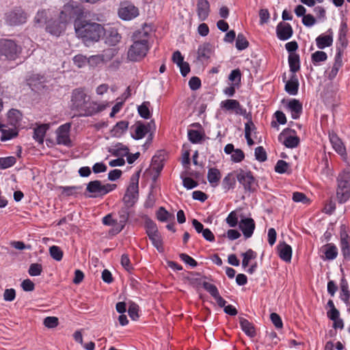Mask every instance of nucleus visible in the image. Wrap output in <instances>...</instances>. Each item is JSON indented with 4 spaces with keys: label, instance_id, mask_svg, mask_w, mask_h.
Segmentation results:
<instances>
[{
    "label": "nucleus",
    "instance_id": "1",
    "mask_svg": "<svg viewBox=\"0 0 350 350\" xmlns=\"http://www.w3.org/2000/svg\"><path fill=\"white\" fill-rule=\"evenodd\" d=\"M108 106V103L92 100L91 96L81 88L73 90L71 93L70 108L77 111L79 116H92L104 111Z\"/></svg>",
    "mask_w": 350,
    "mask_h": 350
},
{
    "label": "nucleus",
    "instance_id": "2",
    "mask_svg": "<svg viewBox=\"0 0 350 350\" xmlns=\"http://www.w3.org/2000/svg\"><path fill=\"white\" fill-rule=\"evenodd\" d=\"M150 33L144 29L135 31L133 35V43L127 52V58L131 62H139L147 55L149 49Z\"/></svg>",
    "mask_w": 350,
    "mask_h": 350
},
{
    "label": "nucleus",
    "instance_id": "3",
    "mask_svg": "<svg viewBox=\"0 0 350 350\" xmlns=\"http://www.w3.org/2000/svg\"><path fill=\"white\" fill-rule=\"evenodd\" d=\"M75 29L78 37L81 38L84 42L98 41L104 34V28L101 25L86 21H75Z\"/></svg>",
    "mask_w": 350,
    "mask_h": 350
},
{
    "label": "nucleus",
    "instance_id": "4",
    "mask_svg": "<svg viewBox=\"0 0 350 350\" xmlns=\"http://www.w3.org/2000/svg\"><path fill=\"white\" fill-rule=\"evenodd\" d=\"M22 46L11 39L0 40V59L14 61L22 53Z\"/></svg>",
    "mask_w": 350,
    "mask_h": 350
},
{
    "label": "nucleus",
    "instance_id": "5",
    "mask_svg": "<svg viewBox=\"0 0 350 350\" xmlns=\"http://www.w3.org/2000/svg\"><path fill=\"white\" fill-rule=\"evenodd\" d=\"M336 200L340 204L347 202L350 198V171L341 172L336 178Z\"/></svg>",
    "mask_w": 350,
    "mask_h": 350
},
{
    "label": "nucleus",
    "instance_id": "6",
    "mask_svg": "<svg viewBox=\"0 0 350 350\" xmlns=\"http://www.w3.org/2000/svg\"><path fill=\"white\" fill-rule=\"evenodd\" d=\"M116 187L115 184H105L102 185L100 180L90 181L86 187V191L90 194L87 195L88 198H98L103 196L110 191L114 190Z\"/></svg>",
    "mask_w": 350,
    "mask_h": 350
},
{
    "label": "nucleus",
    "instance_id": "7",
    "mask_svg": "<svg viewBox=\"0 0 350 350\" xmlns=\"http://www.w3.org/2000/svg\"><path fill=\"white\" fill-rule=\"evenodd\" d=\"M145 227L146 234L151 241L152 244L156 247L158 252H163L164 250L163 239L158 230L156 224L149 219L146 221Z\"/></svg>",
    "mask_w": 350,
    "mask_h": 350
},
{
    "label": "nucleus",
    "instance_id": "8",
    "mask_svg": "<svg viewBox=\"0 0 350 350\" xmlns=\"http://www.w3.org/2000/svg\"><path fill=\"white\" fill-rule=\"evenodd\" d=\"M139 178V172H137L131 176L130 184L123 198V201L125 204L133 205L135 202L138 196Z\"/></svg>",
    "mask_w": 350,
    "mask_h": 350
},
{
    "label": "nucleus",
    "instance_id": "9",
    "mask_svg": "<svg viewBox=\"0 0 350 350\" xmlns=\"http://www.w3.org/2000/svg\"><path fill=\"white\" fill-rule=\"evenodd\" d=\"M349 228L342 224L340 227V247L343 258L345 260H350V234Z\"/></svg>",
    "mask_w": 350,
    "mask_h": 350
},
{
    "label": "nucleus",
    "instance_id": "10",
    "mask_svg": "<svg viewBox=\"0 0 350 350\" xmlns=\"http://www.w3.org/2000/svg\"><path fill=\"white\" fill-rule=\"evenodd\" d=\"M237 180L243 186L245 191H254L256 183L251 172L243 170H237Z\"/></svg>",
    "mask_w": 350,
    "mask_h": 350
},
{
    "label": "nucleus",
    "instance_id": "11",
    "mask_svg": "<svg viewBox=\"0 0 350 350\" xmlns=\"http://www.w3.org/2000/svg\"><path fill=\"white\" fill-rule=\"evenodd\" d=\"M71 123L67 122L59 126L56 130V142L59 145H64L67 147L72 146L70 137Z\"/></svg>",
    "mask_w": 350,
    "mask_h": 350
},
{
    "label": "nucleus",
    "instance_id": "12",
    "mask_svg": "<svg viewBox=\"0 0 350 350\" xmlns=\"http://www.w3.org/2000/svg\"><path fill=\"white\" fill-rule=\"evenodd\" d=\"M5 20L9 25H20L26 22L27 14L22 9L16 8L5 13Z\"/></svg>",
    "mask_w": 350,
    "mask_h": 350
},
{
    "label": "nucleus",
    "instance_id": "13",
    "mask_svg": "<svg viewBox=\"0 0 350 350\" xmlns=\"http://www.w3.org/2000/svg\"><path fill=\"white\" fill-rule=\"evenodd\" d=\"M291 133L295 134V131L291 129H285L279 135V140H283V144L288 148H295L297 147L300 143V139L297 135H292Z\"/></svg>",
    "mask_w": 350,
    "mask_h": 350
},
{
    "label": "nucleus",
    "instance_id": "14",
    "mask_svg": "<svg viewBox=\"0 0 350 350\" xmlns=\"http://www.w3.org/2000/svg\"><path fill=\"white\" fill-rule=\"evenodd\" d=\"M139 15L137 7L129 3H123L118 10V16L124 21H131Z\"/></svg>",
    "mask_w": 350,
    "mask_h": 350
},
{
    "label": "nucleus",
    "instance_id": "15",
    "mask_svg": "<svg viewBox=\"0 0 350 350\" xmlns=\"http://www.w3.org/2000/svg\"><path fill=\"white\" fill-rule=\"evenodd\" d=\"M221 107L227 111H233L235 114L248 118V114L245 109L240 105L239 102L234 99H227L221 103Z\"/></svg>",
    "mask_w": 350,
    "mask_h": 350
},
{
    "label": "nucleus",
    "instance_id": "16",
    "mask_svg": "<svg viewBox=\"0 0 350 350\" xmlns=\"http://www.w3.org/2000/svg\"><path fill=\"white\" fill-rule=\"evenodd\" d=\"M215 49L213 45L210 43L205 42L200 44L198 49L197 58L201 62H207L214 55Z\"/></svg>",
    "mask_w": 350,
    "mask_h": 350
},
{
    "label": "nucleus",
    "instance_id": "17",
    "mask_svg": "<svg viewBox=\"0 0 350 350\" xmlns=\"http://www.w3.org/2000/svg\"><path fill=\"white\" fill-rule=\"evenodd\" d=\"M255 226V222L252 218H242L239 223V227L246 239L252 236Z\"/></svg>",
    "mask_w": 350,
    "mask_h": 350
},
{
    "label": "nucleus",
    "instance_id": "18",
    "mask_svg": "<svg viewBox=\"0 0 350 350\" xmlns=\"http://www.w3.org/2000/svg\"><path fill=\"white\" fill-rule=\"evenodd\" d=\"M334 33L332 29H329L326 33H322L317 37L315 41L318 49H323L326 47L331 46L333 44Z\"/></svg>",
    "mask_w": 350,
    "mask_h": 350
},
{
    "label": "nucleus",
    "instance_id": "19",
    "mask_svg": "<svg viewBox=\"0 0 350 350\" xmlns=\"http://www.w3.org/2000/svg\"><path fill=\"white\" fill-rule=\"evenodd\" d=\"M293 30L291 25L287 23L280 22L276 27V34L280 40H287L293 36Z\"/></svg>",
    "mask_w": 350,
    "mask_h": 350
},
{
    "label": "nucleus",
    "instance_id": "20",
    "mask_svg": "<svg viewBox=\"0 0 350 350\" xmlns=\"http://www.w3.org/2000/svg\"><path fill=\"white\" fill-rule=\"evenodd\" d=\"M129 206L130 205L126 204L118 211V218L117 219L118 221V225L115 229V232H120L126 226L130 216Z\"/></svg>",
    "mask_w": 350,
    "mask_h": 350
},
{
    "label": "nucleus",
    "instance_id": "21",
    "mask_svg": "<svg viewBox=\"0 0 350 350\" xmlns=\"http://www.w3.org/2000/svg\"><path fill=\"white\" fill-rule=\"evenodd\" d=\"M286 109L291 113V118L294 120H297L300 117L302 113V104L299 100L293 98L288 103Z\"/></svg>",
    "mask_w": 350,
    "mask_h": 350
},
{
    "label": "nucleus",
    "instance_id": "22",
    "mask_svg": "<svg viewBox=\"0 0 350 350\" xmlns=\"http://www.w3.org/2000/svg\"><path fill=\"white\" fill-rule=\"evenodd\" d=\"M150 124H144L142 122H137L133 126L134 133L131 135L135 139H141L150 131Z\"/></svg>",
    "mask_w": 350,
    "mask_h": 350
},
{
    "label": "nucleus",
    "instance_id": "23",
    "mask_svg": "<svg viewBox=\"0 0 350 350\" xmlns=\"http://www.w3.org/2000/svg\"><path fill=\"white\" fill-rule=\"evenodd\" d=\"M210 12V4L207 0H197V13L200 21H205Z\"/></svg>",
    "mask_w": 350,
    "mask_h": 350
},
{
    "label": "nucleus",
    "instance_id": "24",
    "mask_svg": "<svg viewBox=\"0 0 350 350\" xmlns=\"http://www.w3.org/2000/svg\"><path fill=\"white\" fill-rule=\"evenodd\" d=\"M280 258L285 262H291L292 258V248L285 242L280 243L278 246Z\"/></svg>",
    "mask_w": 350,
    "mask_h": 350
},
{
    "label": "nucleus",
    "instance_id": "25",
    "mask_svg": "<svg viewBox=\"0 0 350 350\" xmlns=\"http://www.w3.org/2000/svg\"><path fill=\"white\" fill-rule=\"evenodd\" d=\"M64 26L61 22L51 19L46 26V31L52 35L59 36L64 29Z\"/></svg>",
    "mask_w": 350,
    "mask_h": 350
},
{
    "label": "nucleus",
    "instance_id": "26",
    "mask_svg": "<svg viewBox=\"0 0 350 350\" xmlns=\"http://www.w3.org/2000/svg\"><path fill=\"white\" fill-rule=\"evenodd\" d=\"M49 124H39L33 130V138L40 144H42L46 133L49 129Z\"/></svg>",
    "mask_w": 350,
    "mask_h": 350
},
{
    "label": "nucleus",
    "instance_id": "27",
    "mask_svg": "<svg viewBox=\"0 0 350 350\" xmlns=\"http://www.w3.org/2000/svg\"><path fill=\"white\" fill-rule=\"evenodd\" d=\"M237 171L228 173L222 180V188L225 192L232 189L236 186Z\"/></svg>",
    "mask_w": 350,
    "mask_h": 350
},
{
    "label": "nucleus",
    "instance_id": "28",
    "mask_svg": "<svg viewBox=\"0 0 350 350\" xmlns=\"http://www.w3.org/2000/svg\"><path fill=\"white\" fill-rule=\"evenodd\" d=\"M239 323L242 331L249 337L254 338L256 335V332L254 325L247 319L241 317L239 318Z\"/></svg>",
    "mask_w": 350,
    "mask_h": 350
},
{
    "label": "nucleus",
    "instance_id": "29",
    "mask_svg": "<svg viewBox=\"0 0 350 350\" xmlns=\"http://www.w3.org/2000/svg\"><path fill=\"white\" fill-rule=\"evenodd\" d=\"M299 81L295 75H293L291 79L286 82L285 90L291 95H296L298 92Z\"/></svg>",
    "mask_w": 350,
    "mask_h": 350
},
{
    "label": "nucleus",
    "instance_id": "30",
    "mask_svg": "<svg viewBox=\"0 0 350 350\" xmlns=\"http://www.w3.org/2000/svg\"><path fill=\"white\" fill-rule=\"evenodd\" d=\"M329 141L332 144L333 148L337 152L338 154L342 155L345 153L346 149L345 147L341 141V139L337 136L336 134H330L329 135Z\"/></svg>",
    "mask_w": 350,
    "mask_h": 350
},
{
    "label": "nucleus",
    "instance_id": "31",
    "mask_svg": "<svg viewBox=\"0 0 350 350\" xmlns=\"http://www.w3.org/2000/svg\"><path fill=\"white\" fill-rule=\"evenodd\" d=\"M129 148L122 144H117L108 148V152L113 156L122 158L126 156L129 154Z\"/></svg>",
    "mask_w": 350,
    "mask_h": 350
},
{
    "label": "nucleus",
    "instance_id": "32",
    "mask_svg": "<svg viewBox=\"0 0 350 350\" xmlns=\"http://www.w3.org/2000/svg\"><path fill=\"white\" fill-rule=\"evenodd\" d=\"M221 176L220 171L215 167L210 168L208 170L207 179L213 187H217L218 185Z\"/></svg>",
    "mask_w": 350,
    "mask_h": 350
},
{
    "label": "nucleus",
    "instance_id": "33",
    "mask_svg": "<svg viewBox=\"0 0 350 350\" xmlns=\"http://www.w3.org/2000/svg\"><path fill=\"white\" fill-rule=\"evenodd\" d=\"M129 122L127 121H120L111 129L112 135L116 137H120L128 129Z\"/></svg>",
    "mask_w": 350,
    "mask_h": 350
},
{
    "label": "nucleus",
    "instance_id": "34",
    "mask_svg": "<svg viewBox=\"0 0 350 350\" xmlns=\"http://www.w3.org/2000/svg\"><path fill=\"white\" fill-rule=\"evenodd\" d=\"M288 64L291 72L295 73L300 69L299 56L296 53H291L288 55Z\"/></svg>",
    "mask_w": 350,
    "mask_h": 350
},
{
    "label": "nucleus",
    "instance_id": "35",
    "mask_svg": "<svg viewBox=\"0 0 350 350\" xmlns=\"http://www.w3.org/2000/svg\"><path fill=\"white\" fill-rule=\"evenodd\" d=\"M103 224L106 226H111L112 228L109 230V234L111 235H116L119 232H115V229L118 227V221L117 219H113L111 214H108L103 218Z\"/></svg>",
    "mask_w": 350,
    "mask_h": 350
},
{
    "label": "nucleus",
    "instance_id": "36",
    "mask_svg": "<svg viewBox=\"0 0 350 350\" xmlns=\"http://www.w3.org/2000/svg\"><path fill=\"white\" fill-rule=\"evenodd\" d=\"M324 254L327 260H334L338 256V249L334 243H327L324 246Z\"/></svg>",
    "mask_w": 350,
    "mask_h": 350
},
{
    "label": "nucleus",
    "instance_id": "37",
    "mask_svg": "<svg viewBox=\"0 0 350 350\" xmlns=\"http://www.w3.org/2000/svg\"><path fill=\"white\" fill-rule=\"evenodd\" d=\"M8 118L9 123L11 125L16 126L21 120L22 114L20 111L15 109H12L8 111Z\"/></svg>",
    "mask_w": 350,
    "mask_h": 350
},
{
    "label": "nucleus",
    "instance_id": "38",
    "mask_svg": "<svg viewBox=\"0 0 350 350\" xmlns=\"http://www.w3.org/2000/svg\"><path fill=\"white\" fill-rule=\"evenodd\" d=\"M47 12L44 10H39L34 17V23L38 27H43L47 25L48 21Z\"/></svg>",
    "mask_w": 350,
    "mask_h": 350
},
{
    "label": "nucleus",
    "instance_id": "39",
    "mask_svg": "<svg viewBox=\"0 0 350 350\" xmlns=\"http://www.w3.org/2000/svg\"><path fill=\"white\" fill-rule=\"evenodd\" d=\"M121 36L116 30H111L107 35L105 42L111 46L116 45L121 40Z\"/></svg>",
    "mask_w": 350,
    "mask_h": 350
},
{
    "label": "nucleus",
    "instance_id": "40",
    "mask_svg": "<svg viewBox=\"0 0 350 350\" xmlns=\"http://www.w3.org/2000/svg\"><path fill=\"white\" fill-rule=\"evenodd\" d=\"M327 59V55L322 51H317L312 54L311 60L314 65H319V63L325 62Z\"/></svg>",
    "mask_w": 350,
    "mask_h": 350
},
{
    "label": "nucleus",
    "instance_id": "41",
    "mask_svg": "<svg viewBox=\"0 0 350 350\" xmlns=\"http://www.w3.org/2000/svg\"><path fill=\"white\" fill-rule=\"evenodd\" d=\"M1 140L2 142H5L10 140L18 135V131L16 128L14 129H1Z\"/></svg>",
    "mask_w": 350,
    "mask_h": 350
},
{
    "label": "nucleus",
    "instance_id": "42",
    "mask_svg": "<svg viewBox=\"0 0 350 350\" xmlns=\"http://www.w3.org/2000/svg\"><path fill=\"white\" fill-rule=\"evenodd\" d=\"M16 162V159L13 156L0 157V169L4 170L13 166Z\"/></svg>",
    "mask_w": 350,
    "mask_h": 350
},
{
    "label": "nucleus",
    "instance_id": "43",
    "mask_svg": "<svg viewBox=\"0 0 350 350\" xmlns=\"http://www.w3.org/2000/svg\"><path fill=\"white\" fill-rule=\"evenodd\" d=\"M243 260H242V266L243 268H245L248 266L250 260L254 259L256 258V253L254 252L252 250L249 249L245 253L242 254Z\"/></svg>",
    "mask_w": 350,
    "mask_h": 350
},
{
    "label": "nucleus",
    "instance_id": "44",
    "mask_svg": "<svg viewBox=\"0 0 350 350\" xmlns=\"http://www.w3.org/2000/svg\"><path fill=\"white\" fill-rule=\"evenodd\" d=\"M249 46V42L245 36L242 33H239L236 40V47L238 50L242 51L247 49Z\"/></svg>",
    "mask_w": 350,
    "mask_h": 350
},
{
    "label": "nucleus",
    "instance_id": "45",
    "mask_svg": "<svg viewBox=\"0 0 350 350\" xmlns=\"http://www.w3.org/2000/svg\"><path fill=\"white\" fill-rule=\"evenodd\" d=\"M204 135L198 131L189 130L188 138L192 144L199 143L203 138Z\"/></svg>",
    "mask_w": 350,
    "mask_h": 350
},
{
    "label": "nucleus",
    "instance_id": "46",
    "mask_svg": "<svg viewBox=\"0 0 350 350\" xmlns=\"http://www.w3.org/2000/svg\"><path fill=\"white\" fill-rule=\"evenodd\" d=\"M149 105V102H144L137 108L139 116L144 119H149L150 118Z\"/></svg>",
    "mask_w": 350,
    "mask_h": 350
},
{
    "label": "nucleus",
    "instance_id": "47",
    "mask_svg": "<svg viewBox=\"0 0 350 350\" xmlns=\"http://www.w3.org/2000/svg\"><path fill=\"white\" fill-rule=\"evenodd\" d=\"M51 256L57 261H60L63 258V252L56 245H53L49 248Z\"/></svg>",
    "mask_w": 350,
    "mask_h": 350
},
{
    "label": "nucleus",
    "instance_id": "48",
    "mask_svg": "<svg viewBox=\"0 0 350 350\" xmlns=\"http://www.w3.org/2000/svg\"><path fill=\"white\" fill-rule=\"evenodd\" d=\"M226 221L230 227H236L239 223V217L237 211H231L226 217Z\"/></svg>",
    "mask_w": 350,
    "mask_h": 350
},
{
    "label": "nucleus",
    "instance_id": "49",
    "mask_svg": "<svg viewBox=\"0 0 350 350\" xmlns=\"http://www.w3.org/2000/svg\"><path fill=\"white\" fill-rule=\"evenodd\" d=\"M202 286L213 298L219 295L217 286L213 284L208 283L207 282H203Z\"/></svg>",
    "mask_w": 350,
    "mask_h": 350
},
{
    "label": "nucleus",
    "instance_id": "50",
    "mask_svg": "<svg viewBox=\"0 0 350 350\" xmlns=\"http://www.w3.org/2000/svg\"><path fill=\"white\" fill-rule=\"evenodd\" d=\"M43 324L46 327L53 329L59 325V319L56 317H47L44 319Z\"/></svg>",
    "mask_w": 350,
    "mask_h": 350
},
{
    "label": "nucleus",
    "instance_id": "51",
    "mask_svg": "<svg viewBox=\"0 0 350 350\" xmlns=\"http://www.w3.org/2000/svg\"><path fill=\"white\" fill-rule=\"evenodd\" d=\"M170 216V213L164 207H160L157 211V218L160 221L164 222L167 221Z\"/></svg>",
    "mask_w": 350,
    "mask_h": 350
},
{
    "label": "nucleus",
    "instance_id": "52",
    "mask_svg": "<svg viewBox=\"0 0 350 350\" xmlns=\"http://www.w3.org/2000/svg\"><path fill=\"white\" fill-rule=\"evenodd\" d=\"M42 272V267L38 263H32L30 265L28 273L31 276H38Z\"/></svg>",
    "mask_w": 350,
    "mask_h": 350
},
{
    "label": "nucleus",
    "instance_id": "53",
    "mask_svg": "<svg viewBox=\"0 0 350 350\" xmlns=\"http://www.w3.org/2000/svg\"><path fill=\"white\" fill-rule=\"evenodd\" d=\"M348 31L347 24L345 21H342L340 25L339 32H338V39L340 42L344 44L345 41L346 40V36Z\"/></svg>",
    "mask_w": 350,
    "mask_h": 350
},
{
    "label": "nucleus",
    "instance_id": "54",
    "mask_svg": "<svg viewBox=\"0 0 350 350\" xmlns=\"http://www.w3.org/2000/svg\"><path fill=\"white\" fill-rule=\"evenodd\" d=\"M289 165L284 160H279L275 166V171L279 174H284L287 172Z\"/></svg>",
    "mask_w": 350,
    "mask_h": 350
},
{
    "label": "nucleus",
    "instance_id": "55",
    "mask_svg": "<svg viewBox=\"0 0 350 350\" xmlns=\"http://www.w3.org/2000/svg\"><path fill=\"white\" fill-rule=\"evenodd\" d=\"M88 58H87L85 56L79 54L73 57V62L75 66L80 68L84 67L88 63Z\"/></svg>",
    "mask_w": 350,
    "mask_h": 350
},
{
    "label": "nucleus",
    "instance_id": "56",
    "mask_svg": "<svg viewBox=\"0 0 350 350\" xmlns=\"http://www.w3.org/2000/svg\"><path fill=\"white\" fill-rule=\"evenodd\" d=\"M104 56L103 55H92L88 59V64L91 66H96L103 63Z\"/></svg>",
    "mask_w": 350,
    "mask_h": 350
},
{
    "label": "nucleus",
    "instance_id": "57",
    "mask_svg": "<svg viewBox=\"0 0 350 350\" xmlns=\"http://www.w3.org/2000/svg\"><path fill=\"white\" fill-rule=\"evenodd\" d=\"M256 159L262 162L267 160V153L262 146H258L255 149Z\"/></svg>",
    "mask_w": 350,
    "mask_h": 350
},
{
    "label": "nucleus",
    "instance_id": "58",
    "mask_svg": "<svg viewBox=\"0 0 350 350\" xmlns=\"http://www.w3.org/2000/svg\"><path fill=\"white\" fill-rule=\"evenodd\" d=\"M139 307L137 304L132 303L129 305L128 313L129 317L134 321L137 320L139 317L138 315Z\"/></svg>",
    "mask_w": 350,
    "mask_h": 350
},
{
    "label": "nucleus",
    "instance_id": "59",
    "mask_svg": "<svg viewBox=\"0 0 350 350\" xmlns=\"http://www.w3.org/2000/svg\"><path fill=\"white\" fill-rule=\"evenodd\" d=\"M293 200L295 202H301L303 204H308L309 199L307 196L301 192H294L293 193Z\"/></svg>",
    "mask_w": 350,
    "mask_h": 350
},
{
    "label": "nucleus",
    "instance_id": "60",
    "mask_svg": "<svg viewBox=\"0 0 350 350\" xmlns=\"http://www.w3.org/2000/svg\"><path fill=\"white\" fill-rule=\"evenodd\" d=\"M179 257L184 262L192 267H196L198 265L196 260L187 254L182 253L179 255Z\"/></svg>",
    "mask_w": 350,
    "mask_h": 350
},
{
    "label": "nucleus",
    "instance_id": "61",
    "mask_svg": "<svg viewBox=\"0 0 350 350\" xmlns=\"http://www.w3.org/2000/svg\"><path fill=\"white\" fill-rule=\"evenodd\" d=\"M244 158V152L241 149H235V150L231 154V159L235 163H239L242 161Z\"/></svg>",
    "mask_w": 350,
    "mask_h": 350
},
{
    "label": "nucleus",
    "instance_id": "62",
    "mask_svg": "<svg viewBox=\"0 0 350 350\" xmlns=\"http://www.w3.org/2000/svg\"><path fill=\"white\" fill-rule=\"evenodd\" d=\"M228 79L232 82H235V83H240L241 79V73L240 70L234 69L232 70L229 75Z\"/></svg>",
    "mask_w": 350,
    "mask_h": 350
},
{
    "label": "nucleus",
    "instance_id": "63",
    "mask_svg": "<svg viewBox=\"0 0 350 350\" xmlns=\"http://www.w3.org/2000/svg\"><path fill=\"white\" fill-rule=\"evenodd\" d=\"M16 298V291L14 288H6L3 293V299L5 301H12Z\"/></svg>",
    "mask_w": 350,
    "mask_h": 350
},
{
    "label": "nucleus",
    "instance_id": "64",
    "mask_svg": "<svg viewBox=\"0 0 350 350\" xmlns=\"http://www.w3.org/2000/svg\"><path fill=\"white\" fill-rule=\"evenodd\" d=\"M189 86L192 90H197L201 87V81L198 77H192L189 81Z\"/></svg>",
    "mask_w": 350,
    "mask_h": 350
}]
</instances>
